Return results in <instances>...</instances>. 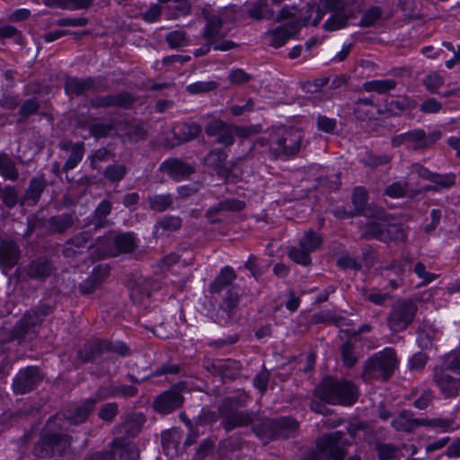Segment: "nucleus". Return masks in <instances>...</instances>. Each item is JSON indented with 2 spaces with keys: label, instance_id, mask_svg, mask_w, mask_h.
<instances>
[{
  "label": "nucleus",
  "instance_id": "obj_1",
  "mask_svg": "<svg viewBox=\"0 0 460 460\" xmlns=\"http://www.w3.org/2000/svg\"><path fill=\"white\" fill-rule=\"evenodd\" d=\"M302 136L296 130L278 128L271 130L268 137L256 138L251 151L257 146L269 147V155L274 160L295 156L301 148Z\"/></svg>",
  "mask_w": 460,
  "mask_h": 460
},
{
  "label": "nucleus",
  "instance_id": "obj_2",
  "mask_svg": "<svg viewBox=\"0 0 460 460\" xmlns=\"http://www.w3.org/2000/svg\"><path fill=\"white\" fill-rule=\"evenodd\" d=\"M432 380L441 394L455 398L460 391V351H451L445 355L433 368Z\"/></svg>",
  "mask_w": 460,
  "mask_h": 460
},
{
  "label": "nucleus",
  "instance_id": "obj_3",
  "mask_svg": "<svg viewBox=\"0 0 460 460\" xmlns=\"http://www.w3.org/2000/svg\"><path fill=\"white\" fill-rule=\"evenodd\" d=\"M358 388L350 381L325 377L315 387L314 396L329 404L350 406L358 399Z\"/></svg>",
  "mask_w": 460,
  "mask_h": 460
},
{
  "label": "nucleus",
  "instance_id": "obj_4",
  "mask_svg": "<svg viewBox=\"0 0 460 460\" xmlns=\"http://www.w3.org/2000/svg\"><path fill=\"white\" fill-rule=\"evenodd\" d=\"M399 360L393 348H385L368 358L361 374L366 382L374 379L388 380L398 367Z\"/></svg>",
  "mask_w": 460,
  "mask_h": 460
},
{
  "label": "nucleus",
  "instance_id": "obj_5",
  "mask_svg": "<svg viewBox=\"0 0 460 460\" xmlns=\"http://www.w3.org/2000/svg\"><path fill=\"white\" fill-rule=\"evenodd\" d=\"M53 311L52 306L40 305L35 309L27 311L12 330L11 335L13 340L31 341L38 334V328L45 317Z\"/></svg>",
  "mask_w": 460,
  "mask_h": 460
},
{
  "label": "nucleus",
  "instance_id": "obj_6",
  "mask_svg": "<svg viewBox=\"0 0 460 460\" xmlns=\"http://www.w3.org/2000/svg\"><path fill=\"white\" fill-rule=\"evenodd\" d=\"M256 434L269 440L286 439L295 438L299 432L298 421L289 416L266 419L253 428Z\"/></svg>",
  "mask_w": 460,
  "mask_h": 460
},
{
  "label": "nucleus",
  "instance_id": "obj_7",
  "mask_svg": "<svg viewBox=\"0 0 460 460\" xmlns=\"http://www.w3.org/2000/svg\"><path fill=\"white\" fill-rule=\"evenodd\" d=\"M343 431H333L323 434L317 438L315 447L321 460H344L347 456V447L349 445L344 439Z\"/></svg>",
  "mask_w": 460,
  "mask_h": 460
},
{
  "label": "nucleus",
  "instance_id": "obj_8",
  "mask_svg": "<svg viewBox=\"0 0 460 460\" xmlns=\"http://www.w3.org/2000/svg\"><path fill=\"white\" fill-rule=\"evenodd\" d=\"M417 311V305L410 299L394 302L386 318L390 331L394 333L405 331L412 323Z\"/></svg>",
  "mask_w": 460,
  "mask_h": 460
},
{
  "label": "nucleus",
  "instance_id": "obj_9",
  "mask_svg": "<svg viewBox=\"0 0 460 460\" xmlns=\"http://www.w3.org/2000/svg\"><path fill=\"white\" fill-rule=\"evenodd\" d=\"M321 6L330 13L323 29L335 31L348 26L349 21L354 17L353 11L343 0H321Z\"/></svg>",
  "mask_w": 460,
  "mask_h": 460
},
{
  "label": "nucleus",
  "instance_id": "obj_10",
  "mask_svg": "<svg viewBox=\"0 0 460 460\" xmlns=\"http://www.w3.org/2000/svg\"><path fill=\"white\" fill-rule=\"evenodd\" d=\"M186 390V383L179 382L169 389L161 393L153 402V409L159 414H170L183 406L185 398L183 392Z\"/></svg>",
  "mask_w": 460,
  "mask_h": 460
},
{
  "label": "nucleus",
  "instance_id": "obj_11",
  "mask_svg": "<svg viewBox=\"0 0 460 460\" xmlns=\"http://www.w3.org/2000/svg\"><path fill=\"white\" fill-rule=\"evenodd\" d=\"M71 445L68 435L57 432H46L34 446V455L38 457H52L62 455Z\"/></svg>",
  "mask_w": 460,
  "mask_h": 460
},
{
  "label": "nucleus",
  "instance_id": "obj_12",
  "mask_svg": "<svg viewBox=\"0 0 460 460\" xmlns=\"http://www.w3.org/2000/svg\"><path fill=\"white\" fill-rule=\"evenodd\" d=\"M205 20L202 37L206 41L214 43V50L228 51L237 47L233 40H225L227 32L223 30L224 20L220 16L208 15Z\"/></svg>",
  "mask_w": 460,
  "mask_h": 460
},
{
  "label": "nucleus",
  "instance_id": "obj_13",
  "mask_svg": "<svg viewBox=\"0 0 460 460\" xmlns=\"http://www.w3.org/2000/svg\"><path fill=\"white\" fill-rule=\"evenodd\" d=\"M43 373L38 367L31 366L21 369L13 381L14 394H24L35 389L43 379Z\"/></svg>",
  "mask_w": 460,
  "mask_h": 460
},
{
  "label": "nucleus",
  "instance_id": "obj_14",
  "mask_svg": "<svg viewBox=\"0 0 460 460\" xmlns=\"http://www.w3.org/2000/svg\"><path fill=\"white\" fill-rule=\"evenodd\" d=\"M136 102L135 96L128 92H122L119 93L97 95L89 100V104L93 109L100 108H121L130 109Z\"/></svg>",
  "mask_w": 460,
  "mask_h": 460
},
{
  "label": "nucleus",
  "instance_id": "obj_15",
  "mask_svg": "<svg viewBox=\"0 0 460 460\" xmlns=\"http://www.w3.org/2000/svg\"><path fill=\"white\" fill-rule=\"evenodd\" d=\"M204 130L208 137H215V142L225 147L231 146L234 143L233 123H227L220 119H213L207 123Z\"/></svg>",
  "mask_w": 460,
  "mask_h": 460
},
{
  "label": "nucleus",
  "instance_id": "obj_16",
  "mask_svg": "<svg viewBox=\"0 0 460 460\" xmlns=\"http://www.w3.org/2000/svg\"><path fill=\"white\" fill-rule=\"evenodd\" d=\"M298 20H294L280 25L275 29L270 30L265 33V38L268 39L269 44L273 48H280L286 44V42L295 36L301 29L302 25Z\"/></svg>",
  "mask_w": 460,
  "mask_h": 460
},
{
  "label": "nucleus",
  "instance_id": "obj_17",
  "mask_svg": "<svg viewBox=\"0 0 460 460\" xmlns=\"http://www.w3.org/2000/svg\"><path fill=\"white\" fill-rule=\"evenodd\" d=\"M222 418L221 426L229 432L234 429L248 427L253 422L254 413L239 410H218Z\"/></svg>",
  "mask_w": 460,
  "mask_h": 460
},
{
  "label": "nucleus",
  "instance_id": "obj_18",
  "mask_svg": "<svg viewBox=\"0 0 460 460\" xmlns=\"http://www.w3.org/2000/svg\"><path fill=\"white\" fill-rule=\"evenodd\" d=\"M91 239V230L82 231L75 234L65 242L62 248V254L69 259H75L84 254L88 249L93 247L92 244H89Z\"/></svg>",
  "mask_w": 460,
  "mask_h": 460
},
{
  "label": "nucleus",
  "instance_id": "obj_19",
  "mask_svg": "<svg viewBox=\"0 0 460 460\" xmlns=\"http://www.w3.org/2000/svg\"><path fill=\"white\" fill-rule=\"evenodd\" d=\"M160 172L166 173L170 178L174 181H181L191 175L195 169L194 167L178 158H169L164 160L160 167Z\"/></svg>",
  "mask_w": 460,
  "mask_h": 460
},
{
  "label": "nucleus",
  "instance_id": "obj_20",
  "mask_svg": "<svg viewBox=\"0 0 460 460\" xmlns=\"http://www.w3.org/2000/svg\"><path fill=\"white\" fill-rule=\"evenodd\" d=\"M442 137L440 130H433L427 134L424 129L416 128L406 132L408 143L414 144V150H424L430 148Z\"/></svg>",
  "mask_w": 460,
  "mask_h": 460
},
{
  "label": "nucleus",
  "instance_id": "obj_21",
  "mask_svg": "<svg viewBox=\"0 0 460 460\" xmlns=\"http://www.w3.org/2000/svg\"><path fill=\"white\" fill-rule=\"evenodd\" d=\"M21 250L19 245L13 240L0 241V268L6 272L13 269L19 261Z\"/></svg>",
  "mask_w": 460,
  "mask_h": 460
},
{
  "label": "nucleus",
  "instance_id": "obj_22",
  "mask_svg": "<svg viewBox=\"0 0 460 460\" xmlns=\"http://www.w3.org/2000/svg\"><path fill=\"white\" fill-rule=\"evenodd\" d=\"M53 270L54 267L51 261L45 257L32 260L23 268V271L30 279L40 281L47 279L51 275Z\"/></svg>",
  "mask_w": 460,
  "mask_h": 460
},
{
  "label": "nucleus",
  "instance_id": "obj_23",
  "mask_svg": "<svg viewBox=\"0 0 460 460\" xmlns=\"http://www.w3.org/2000/svg\"><path fill=\"white\" fill-rule=\"evenodd\" d=\"M95 80L93 77H67L65 81V92L69 95H82L87 92H98Z\"/></svg>",
  "mask_w": 460,
  "mask_h": 460
},
{
  "label": "nucleus",
  "instance_id": "obj_24",
  "mask_svg": "<svg viewBox=\"0 0 460 460\" xmlns=\"http://www.w3.org/2000/svg\"><path fill=\"white\" fill-rule=\"evenodd\" d=\"M96 404V400L86 399L81 404L71 407L64 413L65 418L73 424H80L84 422Z\"/></svg>",
  "mask_w": 460,
  "mask_h": 460
},
{
  "label": "nucleus",
  "instance_id": "obj_25",
  "mask_svg": "<svg viewBox=\"0 0 460 460\" xmlns=\"http://www.w3.org/2000/svg\"><path fill=\"white\" fill-rule=\"evenodd\" d=\"M123 143H137L146 140L147 130L142 124L123 122L119 133Z\"/></svg>",
  "mask_w": 460,
  "mask_h": 460
},
{
  "label": "nucleus",
  "instance_id": "obj_26",
  "mask_svg": "<svg viewBox=\"0 0 460 460\" xmlns=\"http://www.w3.org/2000/svg\"><path fill=\"white\" fill-rule=\"evenodd\" d=\"M75 223L72 213H63L49 217L44 222V227L51 234H63L71 228Z\"/></svg>",
  "mask_w": 460,
  "mask_h": 460
},
{
  "label": "nucleus",
  "instance_id": "obj_27",
  "mask_svg": "<svg viewBox=\"0 0 460 460\" xmlns=\"http://www.w3.org/2000/svg\"><path fill=\"white\" fill-rule=\"evenodd\" d=\"M236 278L237 274L234 269L230 266H225L210 283L209 292L211 294H220L224 289H228Z\"/></svg>",
  "mask_w": 460,
  "mask_h": 460
},
{
  "label": "nucleus",
  "instance_id": "obj_28",
  "mask_svg": "<svg viewBox=\"0 0 460 460\" xmlns=\"http://www.w3.org/2000/svg\"><path fill=\"white\" fill-rule=\"evenodd\" d=\"M111 451H119V457L124 460H138L139 451L135 444L122 437L115 438L111 443Z\"/></svg>",
  "mask_w": 460,
  "mask_h": 460
},
{
  "label": "nucleus",
  "instance_id": "obj_29",
  "mask_svg": "<svg viewBox=\"0 0 460 460\" xmlns=\"http://www.w3.org/2000/svg\"><path fill=\"white\" fill-rule=\"evenodd\" d=\"M422 423L423 419H415L411 411L404 410L393 420L392 426L398 431L412 432Z\"/></svg>",
  "mask_w": 460,
  "mask_h": 460
},
{
  "label": "nucleus",
  "instance_id": "obj_30",
  "mask_svg": "<svg viewBox=\"0 0 460 460\" xmlns=\"http://www.w3.org/2000/svg\"><path fill=\"white\" fill-rule=\"evenodd\" d=\"M227 154L220 148L211 150L203 159L206 166L211 168L216 173L223 175L227 172L226 161Z\"/></svg>",
  "mask_w": 460,
  "mask_h": 460
},
{
  "label": "nucleus",
  "instance_id": "obj_31",
  "mask_svg": "<svg viewBox=\"0 0 460 460\" xmlns=\"http://www.w3.org/2000/svg\"><path fill=\"white\" fill-rule=\"evenodd\" d=\"M105 353L104 340L87 341L78 351V358L84 362H91Z\"/></svg>",
  "mask_w": 460,
  "mask_h": 460
},
{
  "label": "nucleus",
  "instance_id": "obj_32",
  "mask_svg": "<svg viewBox=\"0 0 460 460\" xmlns=\"http://www.w3.org/2000/svg\"><path fill=\"white\" fill-rule=\"evenodd\" d=\"M182 219L177 216H165L156 222L154 227V234L156 237L168 235L181 227Z\"/></svg>",
  "mask_w": 460,
  "mask_h": 460
},
{
  "label": "nucleus",
  "instance_id": "obj_33",
  "mask_svg": "<svg viewBox=\"0 0 460 460\" xmlns=\"http://www.w3.org/2000/svg\"><path fill=\"white\" fill-rule=\"evenodd\" d=\"M47 185L48 183L44 175L31 178L29 186L24 192L22 203L27 200H31L34 205L37 204Z\"/></svg>",
  "mask_w": 460,
  "mask_h": 460
},
{
  "label": "nucleus",
  "instance_id": "obj_34",
  "mask_svg": "<svg viewBox=\"0 0 460 460\" xmlns=\"http://www.w3.org/2000/svg\"><path fill=\"white\" fill-rule=\"evenodd\" d=\"M240 298L238 290L234 287L229 288L222 298L219 309L224 311L230 319L239 305Z\"/></svg>",
  "mask_w": 460,
  "mask_h": 460
},
{
  "label": "nucleus",
  "instance_id": "obj_35",
  "mask_svg": "<svg viewBox=\"0 0 460 460\" xmlns=\"http://www.w3.org/2000/svg\"><path fill=\"white\" fill-rule=\"evenodd\" d=\"M397 83L394 79L372 80L363 84V89L367 92H375L378 94H385L394 90Z\"/></svg>",
  "mask_w": 460,
  "mask_h": 460
},
{
  "label": "nucleus",
  "instance_id": "obj_36",
  "mask_svg": "<svg viewBox=\"0 0 460 460\" xmlns=\"http://www.w3.org/2000/svg\"><path fill=\"white\" fill-rule=\"evenodd\" d=\"M143 417L141 415H131L116 429L117 434H127L128 437H135L141 429Z\"/></svg>",
  "mask_w": 460,
  "mask_h": 460
},
{
  "label": "nucleus",
  "instance_id": "obj_37",
  "mask_svg": "<svg viewBox=\"0 0 460 460\" xmlns=\"http://www.w3.org/2000/svg\"><path fill=\"white\" fill-rule=\"evenodd\" d=\"M0 175L4 180L16 181L19 172L14 161L4 153L0 154Z\"/></svg>",
  "mask_w": 460,
  "mask_h": 460
},
{
  "label": "nucleus",
  "instance_id": "obj_38",
  "mask_svg": "<svg viewBox=\"0 0 460 460\" xmlns=\"http://www.w3.org/2000/svg\"><path fill=\"white\" fill-rule=\"evenodd\" d=\"M112 204L108 199L100 202L93 213V229L98 230L107 225L106 217L111 214Z\"/></svg>",
  "mask_w": 460,
  "mask_h": 460
},
{
  "label": "nucleus",
  "instance_id": "obj_39",
  "mask_svg": "<svg viewBox=\"0 0 460 460\" xmlns=\"http://www.w3.org/2000/svg\"><path fill=\"white\" fill-rule=\"evenodd\" d=\"M249 16L254 20H270L274 17V11L265 0H259L252 4L249 10Z\"/></svg>",
  "mask_w": 460,
  "mask_h": 460
},
{
  "label": "nucleus",
  "instance_id": "obj_40",
  "mask_svg": "<svg viewBox=\"0 0 460 460\" xmlns=\"http://www.w3.org/2000/svg\"><path fill=\"white\" fill-rule=\"evenodd\" d=\"M220 363L219 376L223 379L234 380L240 375L242 367L239 361L232 358H220Z\"/></svg>",
  "mask_w": 460,
  "mask_h": 460
},
{
  "label": "nucleus",
  "instance_id": "obj_41",
  "mask_svg": "<svg viewBox=\"0 0 460 460\" xmlns=\"http://www.w3.org/2000/svg\"><path fill=\"white\" fill-rule=\"evenodd\" d=\"M417 102L406 96H397L387 104V111L391 115H397L406 110H413Z\"/></svg>",
  "mask_w": 460,
  "mask_h": 460
},
{
  "label": "nucleus",
  "instance_id": "obj_42",
  "mask_svg": "<svg viewBox=\"0 0 460 460\" xmlns=\"http://www.w3.org/2000/svg\"><path fill=\"white\" fill-rule=\"evenodd\" d=\"M341 357L343 365L347 367H353L358 361L359 356L356 351L355 344L350 341H346L341 346Z\"/></svg>",
  "mask_w": 460,
  "mask_h": 460
},
{
  "label": "nucleus",
  "instance_id": "obj_43",
  "mask_svg": "<svg viewBox=\"0 0 460 460\" xmlns=\"http://www.w3.org/2000/svg\"><path fill=\"white\" fill-rule=\"evenodd\" d=\"M85 148L84 144L83 142H76L72 146L70 150V155L66 161L63 171L67 172L72 170L77 166V164L82 161L84 155Z\"/></svg>",
  "mask_w": 460,
  "mask_h": 460
},
{
  "label": "nucleus",
  "instance_id": "obj_44",
  "mask_svg": "<svg viewBox=\"0 0 460 460\" xmlns=\"http://www.w3.org/2000/svg\"><path fill=\"white\" fill-rule=\"evenodd\" d=\"M149 208L155 212H164L173 204L171 194L153 195L147 199Z\"/></svg>",
  "mask_w": 460,
  "mask_h": 460
},
{
  "label": "nucleus",
  "instance_id": "obj_45",
  "mask_svg": "<svg viewBox=\"0 0 460 460\" xmlns=\"http://www.w3.org/2000/svg\"><path fill=\"white\" fill-rule=\"evenodd\" d=\"M201 130V127L198 123H183L180 128L179 134H175V137L181 143H185L198 137Z\"/></svg>",
  "mask_w": 460,
  "mask_h": 460
},
{
  "label": "nucleus",
  "instance_id": "obj_46",
  "mask_svg": "<svg viewBox=\"0 0 460 460\" xmlns=\"http://www.w3.org/2000/svg\"><path fill=\"white\" fill-rule=\"evenodd\" d=\"M114 245L119 253L133 252L136 247L133 234L129 233L118 234L114 239Z\"/></svg>",
  "mask_w": 460,
  "mask_h": 460
},
{
  "label": "nucleus",
  "instance_id": "obj_47",
  "mask_svg": "<svg viewBox=\"0 0 460 460\" xmlns=\"http://www.w3.org/2000/svg\"><path fill=\"white\" fill-rule=\"evenodd\" d=\"M378 460H394L400 453V447L391 443L378 442L376 444Z\"/></svg>",
  "mask_w": 460,
  "mask_h": 460
},
{
  "label": "nucleus",
  "instance_id": "obj_48",
  "mask_svg": "<svg viewBox=\"0 0 460 460\" xmlns=\"http://www.w3.org/2000/svg\"><path fill=\"white\" fill-rule=\"evenodd\" d=\"M422 426L439 429L443 432H447L456 429V423L453 418H433L423 419Z\"/></svg>",
  "mask_w": 460,
  "mask_h": 460
},
{
  "label": "nucleus",
  "instance_id": "obj_49",
  "mask_svg": "<svg viewBox=\"0 0 460 460\" xmlns=\"http://www.w3.org/2000/svg\"><path fill=\"white\" fill-rule=\"evenodd\" d=\"M323 239L314 230L306 231L299 241V246L304 247L310 253L315 251L322 243Z\"/></svg>",
  "mask_w": 460,
  "mask_h": 460
},
{
  "label": "nucleus",
  "instance_id": "obj_50",
  "mask_svg": "<svg viewBox=\"0 0 460 460\" xmlns=\"http://www.w3.org/2000/svg\"><path fill=\"white\" fill-rule=\"evenodd\" d=\"M384 224L376 221H370L362 229V236L366 239H376L383 242L384 239H385V236H384Z\"/></svg>",
  "mask_w": 460,
  "mask_h": 460
},
{
  "label": "nucleus",
  "instance_id": "obj_51",
  "mask_svg": "<svg viewBox=\"0 0 460 460\" xmlns=\"http://www.w3.org/2000/svg\"><path fill=\"white\" fill-rule=\"evenodd\" d=\"M408 190H409V182L408 181H394L393 183L388 185L385 189L384 194L392 199H402L407 196Z\"/></svg>",
  "mask_w": 460,
  "mask_h": 460
},
{
  "label": "nucleus",
  "instance_id": "obj_52",
  "mask_svg": "<svg viewBox=\"0 0 460 460\" xmlns=\"http://www.w3.org/2000/svg\"><path fill=\"white\" fill-rule=\"evenodd\" d=\"M90 135L95 138L108 137L114 129L111 122H93L88 126Z\"/></svg>",
  "mask_w": 460,
  "mask_h": 460
},
{
  "label": "nucleus",
  "instance_id": "obj_53",
  "mask_svg": "<svg viewBox=\"0 0 460 460\" xmlns=\"http://www.w3.org/2000/svg\"><path fill=\"white\" fill-rule=\"evenodd\" d=\"M249 396L246 394H240L238 395L226 397L223 400L218 410H238L244 407L248 402Z\"/></svg>",
  "mask_w": 460,
  "mask_h": 460
},
{
  "label": "nucleus",
  "instance_id": "obj_54",
  "mask_svg": "<svg viewBox=\"0 0 460 460\" xmlns=\"http://www.w3.org/2000/svg\"><path fill=\"white\" fill-rule=\"evenodd\" d=\"M127 171V167L124 164H110L105 168L103 176L112 183L119 182L123 180Z\"/></svg>",
  "mask_w": 460,
  "mask_h": 460
},
{
  "label": "nucleus",
  "instance_id": "obj_55",
  "mask_svg": "<svg viewBox=\"0 0 460 460\" xmlns=\"http://www.w3.org/2000/svg\"><path fill=\"white\" fill-rule=\"evenodd\" d=\"M104 349L105 353H113L119 357H128L132 353L130 348L120 341H110L104 340Z\"/></svg>",
  "mask_w": 460,
  "mask_h": 460
},
{
  "label": "nucleus",
  "instance_id": "obj_56",
  "mask_svg": "<svg viewBox=\"0 0 460 460\" xmlns=\"http://www.w3.org/2000/svg\"><path fill=\"white\" fill-rule=\"evenodd\" d=\"M288 256L293 261L304 266H308L312 262L310 252L299 245L298 247H291L288 251Z\"/></svg>",
  "mask_w": 460,
  "mask_h": 460
},
{
  "label": "nucleus",
  "instance_id": "obj_57",
  "mask_svg": "<svg viewBox=\"0 0 460 460\" xmlns=\"http://www.w3.org/2000/svg\"><path fill=\"white\" fill-rule=\"evenodd\" d=\"M352 203L355 207L354 211L359 214L363 211L367 202V191L364 187H356L352 193Z\"/></svg>",
  "mask_w": 460,
  "mask_h": 460
},
{
  "label": "nucleus",
  "instance_id": "obj_58",
  "mask_svg": "<svg viewBox=\"0 0 460 460\" xmlns=\"http://www.w3.org/2000/svg\"><path fill=\"white\" fill-rule=\"evenodd\" d=\"M456 175L454 172H448L445 174H439L434 172L432 183H435L438 190L442 189H449L456 184Z\"/></svg>",
  "mask_w": 460,
  "mask_h": 460
},
{
  "label": "nucleus",
  "instance_id": "obj_59",
  "mask_svg": "<svg viewBox=\"0 0 460 460\" xmlns=\"http://www.w3.org/2000/svg\"><path fill=\"white\" fill-rule=\"evenodd\" d=\"M165 40L172 49H177L188 45V38L186 32L182 31H173L168 33Z\"/></svg>",
  "mask_w": 460,
  "mask_h": 460
},
{
  "label": "nucleus",
  "instance_id": "obj_60",
  "mask_svg": "<svg viewBox=\"0 0 460 460\" xmlns=\"http://www.w3.org/2000/svg\"><path fill=\"white\" fill-rule=\"evenodd\" d=\"M234 137L240 138H248L251 136L260 134L262 131L261 124L250 125V126H237L233 124Z\"/></svg>",
  "mask_w": 460,
  "mask_h": 460
},
{
  "label": "nucleus",
  "instance_id": "obj_61",
  "mask_svg": "<svg viewBox=\"0 0 460 460\" xmlns=\"http://www.w3.org/2000/svg\"><path fill=\"white\" fill-rule=\"evenodd\" d=\"M444 83H445L444 77L437 72H432V73L429 74L423 79L424 86L431 93H438V88L440 86H442L444 84Z\"/></svg>",
  "mask_w": 460,
  "mask_h": 460
},
{
  "label": "nucleus",
  "instance_id": "obj_62",
  "mask_svg": "<svg viewBox=\"0 0 460 460\" xmlns=\"http://www.w3.org/2000/svg\"><path fill=\"white\" fill-rule=\"evenodd\" d=\"M219 84L216 81L196 82L187 86V91L191 94L205 93L216 90Z\"/></svg>",
  "mask_w": 460,
  "mask_h": 460
},
{
  "label": "nucleus",
  "instance_id": "obj_63",
  "mask_svg": "<svg viewBox=\"0 0 460 460\" xmlns=\"http://www.w3.org/2000/svg\"><path fill=\"white\" fill-rule=\"evenodd\" d=\"M40 103L35 99L26 100L20 107L19 115L21 119L19 121L28 119L30 116L35 114L40 110Z\"/></svg>",
  "mask_w": 460,
  "mask_h": 460
},
{
  "label": "nucleus",
  "instance_id": "obj_64",
  "mask_svg": "<svg viewBox=\"0 0 460 460\" xmlns=\"http://www.w3.org/2000/svg\"><path fill=\"white\" fill-rule=\"evenodd\" d=\"M119 412V405L117 402H108L103 404L98 416L101 420L106 422H111Z\"/></svg>",
  "mask_w": 460,
  "mask_h": 460
}]
</instances>
